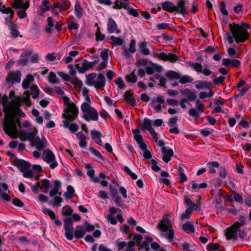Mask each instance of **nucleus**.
I'll return each instance as SVG.
<instances>
[{"instance_id":"obj_1","label":"nucleus","mask_w":251,"mask_h":251,"mask_svg":"<svg viewBox=\"0 0 251 251\" xmlns=\"http://www.w3.org/2000/svg\"><path fill=\"white\" fill-rule=\"evenodd\" d=\"M25 96L15 97L11 100L9 104L7 99L2 98V104L5 113L3 128L4 132L11 138L16 139L19 137L22 141L28 140L34 143L36 148L41 150L47 146V142L44 137L40 138L36 136L38 131L35 127L30 129L28 133L21 129V123L19 119H16V116L24 117L25 114L20 109L22 102L27 106L31 105L29 91L25 93Z\"/></svg>"},{"instance_id":"obj_2","label":"nucleus","mask_w":251,"mask_h":251,"mask_svg":"<svg viewBox=\"0 0 251 251\" xmlns=\"http://www.w3.org/2000/svg\"><path fill=\"white\" fill-rule=\"evenodd\" d=\"M231 32L237 43H243L248 39L249 34L247 29H249L251 25L247 23H242L241 25L229 24Z\"/></svg>"},{"instance_id":"obj_3","label":"nucleus","mask_w":251,"mask_h":251,"mask_svg":"<svg viewBox=\"0 0 251 251\" xmlns=\"http://www.w3.org/2000/svg\"><path fill=\"white\" fill-rule=\"evenodd\" d=\"M63 99L66 106L65 113L63 115V117L71 120L75 119L78 113L77 109L75 104L73 102L70 103L69 98L66 96H64Z\"/></svg>"},{"instance_id":"obj_4","label":"nucleus","mask_w":251,"mask_h":251,"mask_svg":"<svg viewBox=\"0 0 251 251\" xmlns=\"http://www.w3.org/2000/svg\"><path fill=\"white\" fill-rule=\"evenodd\" d=\"M158 228L162 232V236L171 242L173 238V230L172 229V223L170 220L164 218L158 225Z\"/></svg>"},{"instance_id":"obj_5","label":"nucleus","mask_w":251,"mask_h":251,"mask_svg":"<svg viewBox=\"0 0 251 251\" xmlns=\"http://www.w3.org/2000/svg\"><path fill=\"white\" fill-rule=\"evenodd\" d=\"M81 109L84 113L83 118L85 121H97L98 119V114L96 110L88 103H83L81 106Z\"/></svg>"},{"instance_id":"obj_6","label":"nucleus","mask_w":251,"mask_h":251,"mask_svg":"<svg viewBox=\"0 0 251 251\" xmlns=\"http://www.w3.org/2000/svg\"><path fill=\"white\" fill-rule=\"evenodd\" d=\"M132 133L134 134V138L137 143L138 144L139 147L143 151V156L147 159L151 158V154L149 150L147 149V145L145 143L143 138L139 129L132 130Z\"/></svg>"},{"instance_id":"obj_7","label":"nucleus","mask_w":251,"mask_h":251,"mask_svg":"<svg viewBox=\"0 0 251 251\" xmlns=\"http://www.w3.org/2000/svg\"><path fill=\"white\" fill-rule=\"evenodd\" d=\"M152 124L153 123L152 120L148 118H145L142 124L141 127L142 128L146 129L149 131L152 136V139L153 141L158 142V144L160 146H163L164 145V142L161 140L158 141L157 134L152 127V126H153Z\"/></svg>"},{"instance_id":"obj_8","label":"nucleus","mask_w":251,"mask_h":251,"mask_svg":"<svg viewBox=\"0 0 251 251\" xmlns=\"http://www.w3.org/2000/svg\"><path fill=\"white\" fill-rule=\"evenodd\" d=\"M42 159L49 165L51 169H54L58 166L55 154L49 149H46L43 151Z\"/></svg>"},{"instance_id":"obj_9","label":"nucleus","mask_w":251,"mask_h":251,"mask_svg":"<svg viewBox=\"0 0 251 251\" xmlns=\"http://www.w3.org/2000/svg\"><path fill=\"white\" fill-rule=\"evenodd\" d=\"M186 64L188 66L194 69L197 73H202L206 76H209L212 73V71L208 69L207 67H205L202 69V66L200 63L189 61L187 62Z\"/></svg>"},{"instance_id":"obj_10","label":"nucleus","mask_w":251,"mask_h":251,"mask_svg":"<svg viewBox=\"0 0 251 251\" xmlns=\"http://www.w3.org/2000/svg\"><path fill=\"white\" fill-rule=\"evenodd\" d=\"M188 2L186 1H177L176 5H174V13L185 16L188 13L187 10Z\"/></svg>"},{"instance_id":"obj_11","label":"nucleus","mask_w":251,"mask_h":251,"mask_svg":"<svg viewBox=\"0 0 251 251\" xmlns=\"http://www.w3.org/2000/svg\"><path fill=\"white\" fill-rule=\"evenodd\" d=\"M64 228L65 229V235L69 240H73L74 228L72 220L69 218H66L64 220Z\"/></svg>"},{"instance_id":"obj_12","label":"nucleus","mask_w":251,"mask_h":251,"mask_svg":"<svg viewBox=\"0 0 251 251\" xmlns=\"http://www.w3.org/2000/svg\"><path fill=\"white\" fill-rule=\"evenodd\" d=\"M240 225L238 222H236L233 226L227 229L226 233V238L228 239H235L239 231Z\"/></svg>"},{"instance_id":"obj_13","label":"nucleus","mask_w":251,"mask_h":251,"mask_svg":"<svg viewBox=\"0 0 251 251\" xmlns=\"http://www.w3.org/2000/svg\"><path fill=\"white\" fill-rule=\"evenodd\" d=\"M94 62H89L86 60H84L81 63L75 65L76 69L79 73L83 74L87 71L91 69L94 66Z\"/></svg>"},{"instance_id":"obj_14","label":"nucleus","mask_w":251,"mask_h":251,"mask_svg":"<svg viewBox=\"0 0 251 251\" xmlns=\"http://www.w3.org/2000/svg\"><path fill=\"white\" fill-rule=\"evenodd\" d=\"M105 85V78L104 75L100 73L95 78L93 86L97 89L103 88Z\"/></svg>"},{"instance_id":"obj_15","label":"nucleus","mask_w":251,"mask_h":251,"mask_svg":"<svg viewBox=\"0 0 251 251\" xmlns=\"http://www.w3.org/2000/svg\"><path fill=\"white\" fill-rule=\"evenodd\" d=\"M12 6L16 9H27L29 7V3L27 0H15Z\"/></svg>"},{"instance_id":"obj_16","label":"nucleus","mask_w":251,"mask_h":251,"mask_svg":"<svg viewBox=\"0 0 251 251\" xmlns=\"http://www.w3.org/2000/svg\"><path fill=\"white\" fill-rule=\"evenodd\" d=\"M21 77L20 72H10L6 78V81L8 82L19 83L21 81Z\"/></svg>"},{"instance_id":"obj_17","label":"nucleus","mask_w":251,"mask_h":251,"mask_svg":"<svg viewBox=\"0 0 251 251\" xmlns=\"http://www.w3.org/2000/svg\"><path fill=\"white\" fill-rule=\"evenodd\" d=\"M107 30L110 33H116L117 34L121 32L120 30L117 28V25L115 21L112 18H109L107 23Z\"/></svg>"},{"instance_id":"obj_18","label":"nucleus","mask_w":251,"mask_h":251,"mask_svg":"<svg viewBox=\"0 0 251 251\" xmlns=\"http://www.w3.org/2000/svg\"><path fill=\"white\" fill-rule=\"evenodd\" d=\"M184 203L188 207H191L193 210L196 211L200 210V207L197 204L194 203L191 199V198L187 195L184 197Z\"/></svg>"},{"instance_id":"obj_19","label":"nucleus","mask_w":251,"mask_h":251,"mask_svg":"<svg viewBox=\"0 0 251 251\" xmlns=\"http://www.w3.org/2000/svg\"><path fill=\"white\" fill-rule=\"evenodd\" d=\"M166 76L167 78H166L164 77H161L159 78V85L162 86H165V85L168 82L171 83L172 80H173V71H169L166 74Z\"/></svg>"},{"instance_id":"obj_20","label":"nucleus","mask_w":251,"mask_h":251,"mask_svg":"<svg viewBox=\"0 0 251 251\" xmlns=\"http://www.w3.org/2000/svg\"><path fill=\"white\" fill-rule=\"evenodd\" d=\"M163 153L162 159L166 163L168 162L171 159L173 155V151L171 149H167L166 147H163L161 149Z\"/></svg>"},{"instance_id":"obj_21","label":"nucleus","mask_w":251,"mask_h":251,"mask_svg":"<svg viewBox=\"0 0 251 251\" xmlns=\"http://www.w3.org/2000/svg\"><path fill=\"white\" fill-rule=\"evenodd\" d=\"M77 138L79 140L78 145L81 148H85L87 147L86 137L82 132L79 131L76 134Z\"/></svg>"},{"instance_id":"obj_22","label":"nucleus","mask_w":251,"mask_h":251,"mask_svg":"<svg viewBox=\"0 0 251 251\" xmlns=\"http://www.w3.org/2000/svg\"><path fill=\"white\" fill-rule=\"evenodd\" d=\"M224 66L231 65L233 67H238L240 65V62L237 59L224 58L222 60Z\"/></svg>"},{"instance_id":"obj_23","label":"nucleus","mask_w":251,"mask_h":251,"mask_svg":"<svg viewBox=\"0 0 251 251\" xmlns=\"http://www.w3.org/2000/svg\"><path fill=\"white\" fill-rule=\"evenodd\" d=\"M91 135L92 139L99 145H102V142L101 140V134L99 131L93 130L91 131Z\"/></svg>"},{"instance_id":"obj_24","label":"nucleus","mask_w":251,"mask_h":251,"mask_svg":"<svg viewBox=\"0 0 251 251\" xmlns=\"http://www.w3.org/2000/svg\"><path fill=\"white\" fill-rule=\"evenodd\" d=\"M60 186V182L59 181L56 180L54 181V185L52 189L50 191V196L52 197L57 194L60 196L61 195V192H59V188Z\"/></svg>"},{"instance_id":"obj_25","label":"nucleus","mask_w":251,"mask_h":251,"mask_svg":"<svg viewBox=\"0 0 251 251\" xmlns=\"http://www.w3.org/2000/svg\"><path fill=\"white\" fill-rule=\"evenodd\" d=\"M128 0H116L114 3L113 8L121 9L124 8L126 9L128 7Z\"/></svg>"},{"instance_id":"obj_26","label":"nucleus","mask_w":251,"mask_h":251,"mask_svg":"<svg viewBox=\"0 0 251 251\" xmlns=\"http://www.w3.org/2000/svg\"><path fill=\"white\" fill-rule=\"evenodd\" d=\"M125 100L132 105L136 104L135 99L133 94L129 91H126L124 95Z\"/></svg>"},{"instance_id":"obj_27","label":"nucleus","mask_w":251,"mask_h":251,"mask_svg":"<svg viewBox=\"0 0 251 251\" xmlns=\"http://www.w3.org/2000/svg\"><path fill=\"white\" fill-rule=\"evenodd\" d=\"M85 234V228L83 226H77L74 232L75 236L76 238H82Z\"/></svg>"},{"instance_id":"obj_28","label":"nucleus","mask_w":251,"mask_h":251,"mask_svg":"<svg viewBox=\"0 0 251 251\" xmlns=\"http://www.w3.org/2000/svg\"><path fill=\"white\" fill-rule=\"evenodd\" d=\"M14 164L21 170H26L29 168V164L23 160H15Z\"/></svg>"},{"instance_id":"obj_29","label":"nucleus","mask_w":251,"mask_h":251,"mask_svg":"<svg viewBox=\"0 0 251 251\" xmlns=\"http://www.w3.org/2000/svg\"><path fill=\"white\" fill-rule=\"evenodd\" d=\"M181 93L183 95H184L186 97H187L188 99L187 100L190 101L194 100L197 97L196 94L194 92L187 89H186L182 91Z\"/></svg>"},{"instance_id":"obj_30","label":"nucleus","mask_w":251,"mask_h":251,"mask_svg":"<svg viewBox=\"0 0 251 251\" xmlns=\"http://www.w3.org/2000/svg\"><path fill=\"white\" fill-rule=\"evenodd\" d=\"M34 80V76L31 75H27L25 78L23 80L22 82V86L24 89H27L30 84Z\"/></svg>"},{"instance_id":"obj_31","label":"nucleus","mask_w":251,"mask_h":251,"mask_svg":"<svg viewBox=\"0 0 251 251\" xmlns=\"http://www.w3.org/2000/svg\"><path fill=\"white\" fill-rule=\"evenodd\" d=\"M176 169L178 171V175L179 177V181L180 183H183L187 180V177L184 174V170L181 165L178 166Z\"/></svg>"},{"instance_id":"obj_32","label":"nucleus","mask_w":251,"mask_h":251,"mask_svg":"<svg viewBox=\"0 0 251 251\" xmlns=\"http://www.w3.org/2000/svg\"><path fill=\"white\" fill-rule=\"evenodd\" d=\"M182 229L187 233H193L195 232V227L192 223H187L182 226Z\"/></svg>"},{"instance_id":"obj_33","label":"nucleus","mask_w":251,"mask_h":251,"mask_svg":"<svg viewBox=\"0 0 251 251\" xmlns=\"http://www.w3.org/2000/svg\"><path fill=\"white\" fill-rule=\"evenodd\" d=\"M49 1L48 0H43L42 1V6L39 14L43 16L45 12L50 10V6H49Z\"/></svg>"},{"instance_id":"obj_34","label":"nucleus","mask_w":251,"mask_h":251,"mask_svg":"<svg viewBox=\"0 0 251 251\" xmlns=\"http://www.w3.org/2000/svg\"><path fill=\"white\" fill-rule=\"evenodd\" d=\"M193 210L191 207H188L184 213L180 215V219L182 221L189 219Z\"/></svg>"},{"instance_id":"obj_35","label":"nucleus","mask_w":251,"mask_h":251,"mask_svg":"<svg viewBox=\"0 0 251 251\" xmlns=\"http://www.w3.org/2000/svg\"><path fill=\"white\" fill-rule=\"evenodd\" d=\"M161 177L159 178V182L163 183L167 185L171 184L170 180L167 178L168 177L170 176L169 174L165 171H163L161 173Z\"/></svg>"},{"instance_id":"obj_36","label":"nucleus","mask_w":251,"mask_h":251,"mask_svg":"<svg viewBox=\"0 0 251 251\" xmlns=\"http://www.w3.org/2000/svg\"><path fill=\"white\" fill-rule=\"evenodd\" d=\"M30 52L23 53L20 56V58L19 60V65L21 66H25L26 65L28 62L27 57L30 55Z\"/></svg>"},{"instance_id":"obj_37","label":"nucleus","mask_w":251,"mask_h":251,"mask_svg":"<svg viewBox=\"0 0 251 251\" xmlns=\"http://www.w3.org/2000/svg\"><path fill=\"white\" fill-rule=\"evenodd\" d=\"M89 151L94 156L98 158L99 162L102 163L104 162V158L99 151L92 147H89Z\"/></svg>"},{"instance_id":"obj_38","label":"nucleus","mask_w":251,"mask_h":251,"mask_svg":"<svg viewBox=\"0 0 251 251\" xmlns=\"http://www.w3.org/2000/svg\"><path fill=\"white\" fill-rule=\"evenodd\" d=\"M110 42L114 46H121L124 43L123 39L120 37H116L114 36H111L110 37Z\"/></svg>"},{"instance_id":"obj_39","label":"nucleus","mask_w":251,"mask_h":251,"mask_svg":"<svg viewBox=\"0 0 251 251\" xmlns=\"http://www.w3.org/2000/svg\"><path fill=\"white\" fill-rule=\"evenodd\" d=\"M40 183V189H41L44 193H47L50 184L49 180L47 179H42Z\"/></svg>"},{"instance_id":"obj_40","label":"nucleus","mask_w":251,"mask_h":251,"mask_svg":"<svg viewBox=\"0 0 251 251\" xmlns=\"http://www.w3.org/2000/svg\"><path fill=\"white\" fill-rule=\"evenodd\" d=\"M158 58L164 61H169L171 62H173V54L172 53H165L161 52L157 54Z\"/></svg>"},{"instance_id":"obj_41","label":"nucleus","mask_w":251,"mask_h":251,"mask_svg":"<svg viewBox=\"0 0 251 251\" xmlns=\"http://www.w3.org/2000/svg\"><path fill=\"white\" fill-rule=\"evenodd\" d=\"M96 74H91L86 76L85 83L89 86H92L94 83L95 78H96Z\"/></svg>"},{"instance_id":"obj_42","label":"nucleus","mask_w":251,"mask_h":251,"mask_svg":"<svg viewBox=\"0 0 251 251\" xmlns=\"http://www.w3.org/2000/svg\"><path fill=\"white\" fill-rule=\"evenodd\" d=\"M0 11L3 14H10L9 18L10 20L13 18L14 11L11 8H6L4 5H0Z\"/></svg>"},{"instance_id":"obj_43","label":"nucleus","mask_w":251,"mask_h":251,"mask_svg":"<svg viewBox=\"0 0 251 251\" xmlns=\"http://www.w3.org/2000/svg\"><path fill=\"white\" fill-rule=\"evenodd\" d=\"M139 48L141 52L145 55H147L150 54V50L147 48V43L146 41H143L139 44Z\"/></svg>"},{"instance_id":"obj_44","label":"nucleus","mask_w":251,"mask_h":251,"mask_svg":"<svg viewBox=\"0 0 251 251\" xmlns=\"http://www.w3.org/2000/svg\"><path fill=\"white\" fill-rule=\"evenodd\" d=\"M67 192L64 194L66 198L69 199H71L75 193V190L71 185H69L67 187Z\"/></svg>"},{"instance_id":"obj_45","label":"nucleus","mask_w":251,"mask_h":251,"mask_svg":"<svg viewBox=\"0 0 251 251\" xmlns=\"http://www.w3.org/2000/svg\"><path fill=\"white\" fill-rule=\"evenodd\" d=\"M83 9L78 3H76L75 6V12L77 18H80L83 14Z\"/></svg>"},{"instance_id":"obj_46","label":"nucleus","mask_w":251,"mask_h":251,"mask_svg":"<svg viewBox=\"0 0 251 251\" xmlns=\"http://www.w3.org/2000/svg\"><path fill=\"white\" fill-rule=\"evenodd\" d=\"M42 211L44 214L48 215L52 220H55L56 218L55 213L50 208L46 207L43 208Z\"/></svg>"},{"instance_id":"obj_47","label":"nucleus","mask_w":251,"mask_h":251,"mask_svg":"<svg viewBox=\"0 0 251 251\" xmlns=\"http://www.w3.org/2000/svg\"><path fill=\"white\" fill-rule=\"evenodd\" d=\"M48 26L45 28V31L47 33H50L51 32L52 28L54 25L52 19L51 17L47 18Z\"/></svg>"},{"instance_id":"obj_48","label":"nucleus","mask_w":251,"mask_h":251,"mask_svg":"<svg viewBox=\"0 0 251 251\" xmlns=\"http://www.w3.org/2000/svg\"><path fill=\"white\" fill-rule=\"evenodd\" d=\"M126 79L130 83H135L137 81V77L134 73V71L126 75Z\"/></svg>"},{"instance_id":"obj_49","label":"nucleus","mask_w":251,"mask_h":251,"mask_svg":"<svg viewBox=\"0 0 251 251\" xmlns=\"http://www.w3.org/2000/svg\"><path fill=\"white\" fill-rule=\"evenodd\" d=\"M31 94L33 98H36L39 95V89L36 85H32L30 87Z\"/></svg>"},{"instance_id":"obj_50","label":"nucleus","mask_w":251,"mask_h":251,"mask_svg":"<svg viewBox=\"0 0 251 251\" xmlns=\"http://www.w3.org/2000/svg\"><path fill=\"white\" fill-rule=\"evenodd\" d=\"M115 84L120 89H124L126 87V84L121 77H119L114 80Z\"/></svg>"},{"instance_id":"obj_51","label":"nucleus","mask_w":251,"mask_h":251,"mask_svg":"<svg viewBox=\"0 0 251 251\" xmlns=\"http://www.w3.org/2000/svg\"><path fill=\"white\" fill-rule=\"evenodd\" d=\"M48 80L50 83L54 84L58 83L56 76L55 74L52 72L50 73Z\"/></svg>"},{"instance_id":"obj_52","label":"nucleus","mask_w":251,"mask_h":251,"mask_svg":"<svg viewBox=\"0 0 251 251\" xmlns=\"http://www.w3.org/2000/svg\"><path fill=\"white\" fill-rule=\"evenodd\" d=\"M213 96V94L209 90L208 92H201L200 93L199 97L201 99H204L206 98H211Z\"/></svg>"},{"instance_id":"obj_53","label":"nucleus","mask_w":251,"mask_h":251,"mask_svg":"<svg viewBox=\"0 0 251 251\" xmlns=\"http://www.w3.org/2000/svg\"><path fill=\"white\" fill-rule=\"evenodd\" d=\"M220 245L219 244H209L206 246V250L208 251H215L219 249Z\"/></svg>"},{"instance_id":"obj_54","label":"nucleus","mask_w":251,"mask_h":251,"mask_svg":"<svg viewBox=\"0 0 251 251\" xmlns=\"http://www.w3.org/2000/svg\"><path fill=\"white\" fill-rule=\"evenodd\" d=\"M162 8L169 12H173V5L171 2L166 1L162 5Z\"/></svg>"},{"instance_id":"obj_55","label":"nucleus","mask_w":251,"mask_h":251,"mask_svg":"<svg viewBox=\"0 0 251 251\" xmlns=\"http://www.w3.org/2000/svg\"><path fill=\"white\" fill-rule=\"evenodd\" d=\"M188 113L190 116L195 118H198L201 114L197 109L193 108H191Z\"/></svg>"},{"instance_id":"obj_56","label":"nucleus","mask_w":251,"mask_h":251,"mask_svg":"<svg viewBox=\"0 0 251 251\" xmlns=\"http://www.w3.org/2000/svg\"><path fill=\"white\" fill-rule=\"evenodd\" d=\"M193 81V79L191 76L189 75H184L180 77L179 79L180 83L182 84H185L188 82H191Z\"/></svg>"},{"instance_id":"obj_57","label":"nucleus","mask_w":251,"mask_h":251,"mask_svg":"<svg viewBox=\"0 0 251 251\" xmlns=\"http://www.w3.org/2000/svg\"><path fill=\"white\" fill-rule=\"evenodd\" d=\"M129 52L133 53L136 51V41L134 39H132L129 45Z\"/></svg>"},{"instance_id":"obj_58","label":"nucleus","mask_w":251,"mask_h":251,"mask_svg":"<svg viewBox=\"0 0 251 251\" xmlns=\"http://www.w3.org/2000/svg\"><path fill=\"white\" fill-rule=\"evenodd\" d=\"M62 212L64 215H70L72 213L73 210L69 206L66 205L62 208Z\"/></svg>"},{"instance_id":"obj_59","label":"nucleus","mask_w":251,"mask_h":251,"mask_svg":"<svg viewBox=\"0 0 251 251\" xmlns=\"http://www.w3.org/2000/svg\"><path fill=\"white\" fill-rule=\"evenodd\" d=\"M10 30H11V34H12L13 37H18L19 36V32L17 30V28H16V27L15 26V25H12L10 26Z\"/></svg>"},{"instance_id":"obj_60","label":"nucleus","mask_w":251,"mask_h":251,"mask_svg":"<svg viewBox=\"0 0 251 251\" xmlns=\"http://www.w3.org/2000/svg\"><path fill=\"white\" fill-rule=\"evenodd\" d=\"M196 107L197 110L201 113L203 112L204 106L199 100H197L196 101Z\"/></svg>"},{"instance_id":"obj_61","label":"nucleus","mask_w":251,"mask_h":251,"mask_svg":"<svg viewBox=\"0 0 251 251\" xmlns=\"http://www.w3.org/2000/svg\"><path fill=\"white\" fill-rule=\"evenodd\" d=\"M124 171L129 175L132 179H136L137 178V176L135 173H133L128 167L125 166L124 167Z\"/></svg>"},{"instance_id":"obj_62","label":"nucleus","mask_w":251,"mask_h":251,"mask_svg":"<svg viewBox=\"0 0 251 251\" xmlns=\"http://www.w3.org/2000/svg\"><path fill=\"white\" fill-rule=\"evenodd\" d=\"M79 25L75 23L70 22L68 24V29L72 31L73 29L77 30L78 28Z\"/></svg>"},{"instance_id":"obj_63","label":"nucleus","mask_w":251,"mask_h":251,"mask_svg":"<svg viewBox=\"0 0 251 251\" xmlns=\"http://www.w3.org/2000/svg\"><path fill=\"white\" fill-rule=\"evenodd\" d=\"M135 242L131 241L126 243L125 251H134Z\"/></svg>"},{"instance_id":"obj_64","label":"nucleus","mask_w":251,"mask_h":251,"mask_svg":"<svg viewBox=\"0 0 251 251\" xmlns=\"http://www.w3.org/2000/svg\"><path fill=\"white\" fill-rule=\"evenodd\" d=\"M176 246H178L180 249L184 250V251H189V245L188 244L186 243H181L177 244Z\"/></svg>"}]
</instances>
